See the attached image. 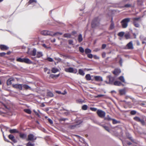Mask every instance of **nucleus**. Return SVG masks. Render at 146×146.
Here are the masks:
<instances>
[{
  "label": "nucleus",
  "mask_w": 146,
  "mask_h": 146,
  "mask_svg": "<svg viewBox=\"0 0 146 146\" xmlns=\"http://www.w3.org/2000/svg\"><path fill=\"white\" fill-rule=\"evenodd\" d=\"M9 132L11 133H18L19 131L16 129H11L9 130Z\"/></svg>",
  "instance_id": "obj_21"
},
{
  "label": "nucleus",
  "mask_w": 146,
  "mask_h": 146,
  "mask_svg": "<svg viewBox=\"0 0 146 146\" xmlns=\"http://www.w3.org/2000/svg\"><path fill=\"white\" fill-rule=\"evenodd\" d=\"M90 109L93 111H96L97 110V109L94 108H91Z\"/></svg>",
  "instance_id": "obj_48"
},
{
  "label": "nucleus",
  "mask_w": 146,
  "mask_h": 146,
  "mask_svg": "<svg viewBox=\"0 0 146 146\" xmlns=\"http://www.w3.org/2000/svg\"><path fill=\"white\" fill-rule=\"evenodd\" d=\"M24 62L28 64H31L33 63L28 58H24Z\"/></svg>",
  "instance_id": "obj_16"
},
{
  "label": "nucleus",
  "mask_w": 146,
  "mask_h": 146,
  "mask_svg": "<svg viewBox=\"0 0 146 146\" xmlns=\"http://www.w3.org/2000/svg\"><path fill=\"white\" fill-rule=\"evenodd\" d=\"M51 71L52 73H55L58 71V69L56 68H52Z\"/></svg>",
  "instance_id": "obj_22"
},
{
  "label": "nucleus",
  "mask_w": 146,
  "mask_h": 146,
  "mask_svg": "<svg viewBox=\"0 0 146 146\" xmlns=\"http://www.w3.org/2000/svg\"><path fill=\"white\" fill-rule=\"evenodd\" d=\"M124 34V33L123 32H120L118 34V35L120 37L123 36Z\"/></svg>",
  "instance_id": "obj_40"
},
{
  "label": "nucleus",
  "mask_w": 146,
  "mask_h": 146,
  "mask_svg": "<svg viewBox=\"0 0 146 146\" xmlns=\"http://www.w3.org/2000/svg\"><path fill=\"white\" fill-rule=\"evenodd\" d=\"M64 36L66 38H70L71 37V35L69 33H67L64 34Z\"/></svg>",
  "instance_id": "obj_34"
},
{
  "label": "nucleus",
  "mask_w": 146,
  "mask_h": 146,
  "mask_svg": "<svg viewBox=\"0 0 146 146\" xmlns=\"http://www.w3.org/2000/svg\"><path fill=\"white\" fill-rule=\"evenodd\" d=\"M6 54V53L5 52L0 53V56H3Z\"/></svg>",
  "instance_id": "obj_49"
},
{
  "label": "nucleus",
  "mask_w": 146,
  "mask_h": 146,
  "mask_svg": "<svg viewBox=\"0 0 146 146\" xmlns=\"http://www.w3.org/2000/svg\"><path fill=\"white\" fill-rule=\"evenodd\" d=\"M107 131H109V128L106 126H103L102 125H101Z\"/></svg>",
  "instance_id": "obj_43"
},
{
  "label": "nucleus",
  "mask_w": 146,
  "mask_h": 146,
  "mask_svg": "<svg viewBox=\"0 0 146 146\" xmlns=\"http://www.w3.org/2000/svg\"><path fill=\"white\" fill-rule=\"evenodd\" d=\"M24 111L25 112L28 113V114H31V110L29 109H24Z\"/></svg>",
  "instance_id": "obj_32"
},
{
  "label": "nucleus",
  "mask_w": 146,
  "mask_h": 146,
  "mask_svg": "<svg viewBox=\"0 0 146 146\" xmlns=\"http://www.w3.org/2000/svg\"><path fill=\"white\" fill-rule=\"evenodd\" d=\"M94 78L95 80L97 82H101L103 80L102 77L100 76H95Z\"/></svg>",
  "instance_id": "obj_10"
},
{
  "label": "nucleus",
  "mask_w": 146,
  "mask_h": 146,
  "mask_svg": "<svg viewBox=\"0 0 146 146\" xmlns=\"http://www.w3.org/2000/svg\"><path fill=\"white\" fill-rule=\"evenodd\" d=\"M27 53L31 56H35V57H31L32 60H36V58H40L43 56V54L42 52L38 51L36 52V48H34L33 50L30 52L28 51Z\"/></svg>",
  "instance_id": "obj_1"
},
{
  "label": "nucleus",
  "mask_w": 146,
  "mask_h": 146,
  "mask_svg": "<svg viewBox=\"0 0 146 146\" xmlns=\"http://www.w3.org/2000/svg\"><path fill=\"white\" fill-rule=\"evenodd\" d=\"M47 95L48 96L52 97L53 96V94L52 93L50 92H47Z\"/></svg>",
  "instance_id": "obj_37"
},
{
  "label": "nucleus",
  "mask_w": 146,
  "mask_h": 146,
  "mask_svg": "<svg viewBox=\"0 0 146 146\" xmlns=\"http://www.w3.org/2000/svg\"><path fill=\"white\" fill-rule=\"evenodd\" d=\"M91 52V50L89 48H86L85 50V52L86 54L90 53Z\"/></svg>",
  "instance_id": "obj_35"
},
{
  "label": "nucleus",
  "mask_w": 146,
  "mask_h": 146,
  "mask_svg": "<svg viewBox=\"0 0 146 146\" xmlns=\"http://www.w3.org/2000/svg\"><path fill=\"white\" fill-rule=\"evenodd\" d=\"M41 33L44 35H50L52 36H53L52 32L47 31H42L41 32Z\"/></svg>",
  "instance_id": "obj_8"
},
{
  "label": "nucleus",
  "mask_w": 146,
  "mask_h": 146,
  "mask_svg": "<svg viewBox=\"0 0 146 146\" xmlns=\"http://www.w3.org/2000/svg\"><path fill=\"white\" fill-rule=\"evenodd\" d=\"M14 80V79L13 78H11L9 79L7 82V84L8 85H10L12 84V81Z\"/></svg>",
  "instance_id": "obj_19"
},
{
  "label": "nucleus",
  "mask_w": 146,
  "mask_h": 146,
  "mask_svg": "<svg viewBox=\"0 0 146 146\" xmlns=\"http://www.w3.org/2000/svg\"><path fill=\"white\" fill-rule=\"evenodd\" d=\"M4 137V140H5V141H7V142H9V141L5 137Z\"/></svg>",
  "instance_id": "obj_59"
},
{
  "label": "nucleus",
  "mask_w": 146,
  "mask_h": 146,
  "mask_svg": "<svg viewBox=\"0 0 146 146\" xmlns=\"http://www.w3.org/2000/svg\"><path fill=\"white\" fill-rule=\"evenodd\" d=\"M11 52L10 51H9L7 52L6 53V54H9L11 53Z\"/></svg>",
  "instance_id": "obj_62"
},
{
  "label": "nucleus",
  "mask_w": 146,
  "mask_h": 146,
  "mask_svg": "<svg viewBox=\"0 0 146 146\" xmlns=\"http://www.w3.org/2000/svg\"><path fill=\"white\" fill-rule=\"evenodd\" d=\"M13 88L18 89L19 90L22 89V84H14L12 85Z\"/></svg>",
  "instance_id": "obj_9"
},
{
  "label": "nucleus",
  "mask_w": 146,
  "mask_h": 146,
  "mask_svg": "<svg viewBox=\"0 0 146 146\" xmlns=\"http://www.w3.org/2000/svg\"><path fill=\"white\" fill-rule=\"evenodd\" d=\"M88 57L90 58H92L93 57L92 55V54H88L87 55Z\"/></svg>",
  "instance_id": "obj_50"
},
{
  "label": "nucleus",
  "mask_w": 146,
  "mask_h": 146,
  "mask_svg": "<svg viewBox=\"0 0 146 146\" xmlns=\"http://www.w3.org/2000/svg\"><path fill=\"white\" fill-rule=\"evenodd\" d=\"M130 21L129 18H126L122 20L121 22L122 27L123 28H126L128 26V23Z\"/></svg>",
  "instance_id": "obj_2"
},
{
  "label": "nucleus",
  "mask_w": 146,
  "mask_h": 146,
  "mask_svg": "<svg viewBox=\"0 0 146 146\" xmlns=\"http://www.w3.org/2000/svg\"><path fill=\"white\" fill-rule=\"evenodd\" d=\"M33 111L35 113V114L36 115H37L39 117H40V115H39V114L38 113H37V112L35 110H33Z\"/></svg>",
  "instance_id": "obj_53"
},
{
  "label": "nucleus",
  "mask_w": 146,
  "mask_h": 146,
  "mask_svg": "<svg viewBox=\"0 0 146 146\" xmlns=\"http://www.w3.org/2000/svg\"><path fill=\"white\" fill-rule=\"evenodd\" d=\"M106 47V45L105 44H103L102 46V48L103 49L105 48Z\"/></svg>",
  "instance_id": "obj_58"
},
{
  "label": "nucleus",
  "mask_w": 146,
  "mask_h": 146,
  "mask_svg": "<svg viewBox=\"0 0 146 146\" xmlns=\"http://www.w3.org/2000/svg\"><path fill=\"white\" fill-rule=\"evenodd\" d=\"M136 111L135 110H133L131 111L130 113L131 115H134L136 114Z\"/></svg>",
  "instance_id": "obj_46"
},
{
  "label": "nucleus",
  "mask_w": 146,
  "mask_h": 146,
  "mask_svg": "<svg viewBox=\"0 0 146 146\" xmlns=\"http://www.w3.org/2000/svg\"><path fill=\"white\" fill-rule=\"evenodd\" d=\"M139 122H140L143 125L144 124V120L143 119H140V121Z\"/></svg>",
  "instance_id": "obj_57"
},
{
  "label": "nucleus",
  "mask_w": 146,
  "mask_h": 146,
  "mask_svg": "<svg viewBox=\"0 0 146 146\" xmlns=\"http://www.w3.org/2000/svg\"><path fill=\"white\" fill-rule=\"evenodd\" d=\"M140 19V17H135L133 18L132 19L133 21V23L134 25L136 27H139L140 25L138 23L139 19Z\"/></svg>",
  "instance_id": "obj_4"
},
{
  "label": "nucleus",
  "mask_w": 146,
  "mask_h": 146,
  "mask_svg": "<svg viewBox=\"0 0 146 146\" xmlns=\"http://www.w3.org/2000/svg\"><path fill=\"white\" fill-rule=\"evenodd\" d=\"M79 48L80 51L81 52L83 53L84 52V49L82 47H79Z\"/></svg>",
  "instance_id": "obj_42"
},
{
  "label": "nucleus",
  "mask_w": 146,
  "mask_h": 146,
  "mask_svg": "<svg viewBox=\"0 0 146 146\" xmlns=\"http://www.w3.org/2000/svg\"><path fill=\"white\" fill-rule=\"evenodd\" d=\"M134 119L137 121L139 122L140 121L141 119L138 117H134Z\"/></svg>",
  "instance_id": "obj_38"
},
{
  "label": "nucleus",
  "mask_w": 146,
  "mask_h": 146,
  "mask_svg": "<svg viewBox=\"0 0 146 146\" xmlns=\"http://www.w3.org/2000/svg\"><path fill=\"white\" fill-rule=\"evenodd\" d=\"M113 123L114 124H116L118 123V121L114 119H112Z\"/></svg>",
  "instance_id": "obj_44"
},
{
  "label": "nucleus",
  "mask_w": 146,
  "mask_h": 146,
  "mask_svg": "<svg viewBox=\"0 0 146 146\" xmlns=\"http://www.w3.org/2000/svg\"><path fill=\"white\" fill-rule=\"evenodd\" d=\"M112 119H111L109 116V115H108L106 117H105L104 118V119L105 120H107L108 121H110L112 120Z\"/></svg>",
  "instance_id": "obj_31"
},
{
  "label": "nucleus",
  "mask_w": 146,
  "mask_h": 146,
  "mask_svg": "<svg viewBox=\"0 0 146 146\" xmlns=\"http://www.w3.org/2000/svg\"><path fill=\"white\" fill-rule=\"evenodd\" d=\"M128 49H132L133 48V44L132 41L129 42L127 45Z\"/></svg>",
  "instance_id": "obj_14"
},
{
  "label": "nucleus",
  "mask_w": 146,
  "mask_h": 146,
  "mask_svg": "<svg viewBox=\"0 0 146 146\" xmlns=\"http://www.w3.org/2000/svg\"><path fill=\"white\" fill-rule=\"evenodd\" d=\"M79 73L81 75L84 76V75L85 73L83 70L81 69H80L78 71Z\"/></svg>",
  "instance_id": "obj_25"
},
{
  "label": "nucleus",
  "mask_w": 146,
  "mask_h": 146,
  "mask_svg": "<svg viewBox=\"0 0 146 146\" xmlns=\"http://www.w3.org/2000/svg\"><path fill=\"white\" fill-rule=\"evenodd\" d=\"M56 92L58 94H61L63 95H65L67 93L65 91H64V93H62L60 91H56Z\"/></svg>",
  "instance_id": "obj_39"
},
{
  "label": "nucleus",
  "mask_w": 146,
  "mask_h": 146,
  "mask_svg": "<svg viewBox=\"0 0 146 146\" xmlns=\"http://www.w3.org/2000/svg\"><path fill=\"white\" fill-rule=\"evenodd\" d=\"M19 136L21 138L23 139H24L26 137L27 135L24 133H20Z\"/></svg>",
  "instance_id": "obj_20"
},
{
  "label": "nucleus",
  "mask_w": 146,
  "mask_h": 146,
  "mask_svg": "<svg viewBox=\"0 0 146 146\" xmlns=\"http://www.w3.org/2000/svg\"><path fill=\"white\" fill-rule=\"evenodd\" d=\"M107 79L109 80V84H112L114 80V78L111 77L110 75H109L107 77Z\"/></svg>",
  "instance_id": "obj_11"
},
{
  "label": "nucleus",
  "mask_w": 146,
  "mask_h": 146,
  "mask_svg": "<svg viewBox=\"0 0 146 146\" xmlns=\"http://www.w3.org/2000/svg\"><path fill=\"white\" fill-rule=\"evenodd\" d=\"M131 6L130 4H126L125 5V7H129Z\"/></svg>",
  "instance_id": "obj_56"
},
{
  "label": "nucleus",
  "mask_w": 146,
  "mask_h": 146,
  "mask_svg": "<svg viewBox=\"0 0 146 146\" xmlns=\"http://www.w3.org/2000/svg\"><path fill=\"white\" fill-rule=\"evenodd\" d=\"M73 43V41L72 40H69V44H72Z\"/></svg>",
  "instance_id": "obj_54"
},
{
  "label": "nucleus",
  "mask_w": 146,
  "mask_h": 146,
  "mask_svg": "<svg viewBox=\"0 0 146 146\" xmlns=\"http://www.w3.org/2000/svg\"><path fill=\"white\" fill-rule=\"evenodd\" d=\"M26 146H35L34 143H32L31 142H29L26 144Z\"/></svg>",
  "instance_id": "obj_30"
},
{
  "label": "nucleus",
  "mask_w": 146,
  "mask_h": 146,
  "mask_svg": "<svg viewBox=\"0 0 146 146\" xmlns=\"http://www.w3.org/2000/svg\"><path fill=\"white\" fill-rule=\"evenodd\" d=\"M105 96L104 95H103V94H99L97 95L96 96V98H100L101 97L103 96Z\"/></svg>",
  "instance_id": "obj_51"
},
{
  "label": "nucleus",
  "mask_w": 146,
  "mask_h": 146,
  "mask_svg": "<svg viewBox=\"0 0 146 146\" xmlns=\"http://www.w3.org/2000/svg\"><path fill=\"white\" fill-rule=\"evenodd\" d=\"M127 144L129 145H131V143L130 142H127Z\"/></svg>",
  "instance_id": "obj_64"
},
{
  "label": "nucleus",
  "mask_w": 146,
  "mask_h": 146,
  "mask_svg": "<svg viewBox=\"0 0 146 146\" xmlns=\"http://www.w3.org/2000/svg\"><path fill=\"white\" fill-rule=\"evenodd\" d=\"M106 54L105 53H103L102 54V56L103 57H104L105 56Z\"/></svg>",
  "instance_id": "obj_60"
},
{
  "label": "nucleus",
  "mask_w": 146,
  "mask_h": 146,
  "mask_svg": "<svg viewBox=\"0 0 146 146\" xmlns=\"http://www.w3.org/2000/svg\"><path fill=\"white\" fill-rule=\"evenodd\" d=\"M121 72V71L120 69H115L113 73L115 75H118Z\"/></svg>",
  "instance_id": "obj_12"
},
{
  "label": "nucleus",
  "mask_w": 146,
  "mask_h": 146,
  "mask_svg": "<svg viewBox=\"0 0 146 146\" xmlns=\"http://www.w3.org/2000/svg\"><path fill=\"white\" fill-rule=\"evenodd\" d=\"M114 28V25L113 22L111 21V23L110 26V29H112Z\"/></svg>",
  "instance_id": "obj_36"
},
{
  "label": "nucleus",
  "mask_w": 146,
  "mask_h": 146,
  "mask_svg": "<svg viewBox=\"0 0 146 146\" xmlns=\"http://www.w3.org/2000/svg\"><path fill=\"white\" fill-rule=\"evenodd\" d=\"M36 137H35L33 134H30L28 135V138L27 139V140L34 141L36 140Z\"/></svg>",
  "instance_id": "obj_7"
},
{
  "label": "nucleus",
  "mask_w": 146,
  "mask_h": 146,
  "mask_svg": "<svg viewBox=\"0 0 146 146\" xmlns=\"http://www.w3.org/2000/svg\"><path fill=\"white\" fill-rule=\"evenodd\" d=\"M119 80H120L122 82H125V79L124 78V77L123 76H120L119 78Z\"/></svg>",
  "instance_id": "obj_28"
},
{
  "label": "nucleus",
  "mask_w": 146,
  "mask_h": 146,
  "mask_svg": "<svg viewBox=\"0 0 146 146\" xmlns=\"http://www.w3.org/2000/svg\"><path fill=\"white\" fill-rule=\"evenodd\" d=\"M22 88L26 90H31V88L27 84H22Z\"/></svg>",
  "instance_id": "obj_17"
},
{
  "label": "nucleus",
  "mask_w": 146,
  "mask_h": 146,
  "mask_svg": "<svg viewBox=\"0 0 146 146\" xmlns=\"http://www.w3.org/2000/svg\"><path fill=\"white\" fill-rule=\"evenodd\" d=\"M99 25V20L98 18H95L92 21V28H95Z\"/></svg>",
  "instance_id": "obj_3"
},
{
  "label": "nucleus",
  "mask_w": 146,
  "mask_h": 146,
  "mask_svg": "<svg viewBox=\"0 0 146 146\" xmlns=\"http://www.w3.org/2000/svg\"><path fill=\"white\" fill-rule=\"evenodd\" d=\"M58 34L60 35H62V33H60V32L56 33L54 34H53V36L55 35H57Z\"/></svg>",
  "instance_id": "obj_52"
},
{
  "label": "nucleus",
  "mask_w": 146,
  "mask_h": 146,
  "mask_svg": "<svg viewBox=\"0 0 146 146\" xmlns=\"http://www.w3.org/2000/svg\"><path fill=\"white\" fill-rule=\"evenodd\" d=\"M8 137L12 141H13L14 143H16L17 142V141L15 139V137L14 136H13L12 135L10 134L8 136Z\"/></svg>",
  "instance_id": "obj_13"
},
{
  "label": "nucleus",
  "mask_w": 146,
  "mask_h": 146,
  "mask_svg": "<svg viewBox=\"0 0 146 146\" xmlns=\"http://www.w3.org/2000/svg\"><path fill=\"white\" fill-rule=\"evenodd\" d=\"M47 60L49 62H52L53 61V59L51 58L48 57L47 58Z\"/></svg>",
  "instance_id": "obj_47"
},
{
  "label": "nucleus",
  "mask_w": 146,
  "mask_h": 146,
  "mask_svg": "<svg viewBox=\"0 0 146 146\" xmlns=\"http://www.w3.org/2000/svg\"><path fill=\"white\" fill-rule=\"evenodd\" d=\"M83 38L81 34H80L78 36V41L79 42H80L82 41Z\"/></svg>",
  "instance_id": "obj_26"
},
{
  "label": "nucleus",
  "mask_w": 146,
  "mask_h": 146,
  "mask_svg": "<svg viewBox=\"0 0 146 146\" xmlns=\"http://www.w3.org/2000/svg\"><path fill=\"white\" fill-rule=\"evenodd\" d=\"M59 74L57 75L51 74L50 75V77L52 78H53L54 77H58L59 76Z\"/></svg>",
  "instance_id": "obj_29"
},
{
  "label": "nucleus",
  "mask_w": 146,
  "mask_h": 146,
  "mask_svg": "<svg viewBox=\"0 0 146 146\" xmlns=\"http://www.w3.org/2000/svg\"><path fill=\"white\" fill-rule=\"evenodd\" d=\"M88 106L86 105H84L82 107V109L84 110H86L87 109Z\"/></svg>",
  "instance_id": "obj_41"
},
{
  "label": "nucleus",
  "mask_w": 146,
  "mask_h": 146,
  "mask_svg": "<svg viewBox=\"0 0 146 146\" xmlns=\"http://www.w3.org/2000/svg\"><path fill=\"white\" fill-rule=\"evenodd\" d=\"M97 113L98 116L101 118L104 117L106 115L105 112L100 110H97Z\"/></svg>",
  "instance_id": "obj_6"
},
{
  "label": "nucleus",
  "mask_w": 146,
  "mask_h": 146,
  "mask_svg": "<svg viewBox=\"0 0 146 146\" xmlns=\"http://www.w3.org/2000/svg\"><path fill=\"white\" fill-rule=\"evenodd\" d=\"M125 37L127 39L129 38L130 36L129 34H125Z\"/></svg>",
  "instance_id": "obj_45"
},
{
  "label": "nucleus",
  "mask_w": 146,
  "mask_h": 146,
  "mask_svg": "<svg viewBox=\"0 0 146 146\" xmlns=\"http://www.w3.org/2000/svg\"><path fill=\"white\" fill-rule=\"evenodd\" d=\"M114 84L115 85L117 86H121V85L123 86V85L122 84L121 82L117 81H115L114 83Z\"/></svg>",
  "instance_id": "obj_18"
},
{
  "label": "nucleus",
  "mask_w": 146,
  "mask_h": 146,
  "mask_svg": "<svg viewBox=\"0 0 146 146\" xmlns=\"http://www.w3.org/2000/svg\"><path fill=\"white\" fill-rule=\"evenodd\" d=\"M42 46L44 47H45V48H47V47H46V44H42Z\"/></svg>",
  "instance_id": "obj_61"
},
{
  "label": "nucleus",
  "mask_w": 146,
  "mask_h": 146,
  "mask_svg": "<svg viewBox=\"0 0 146 146\" xmlns=\"http://www.w3.org/2000/svg\"><path fill=\"white\" fill-rule=\"evenodd\" d=\"M65 71L67 72L72 73L74 74H76L77 72V70L75 68H73L72 67H70L68 68H65L64 69Z\"/></svg>",
  "instance_id": "obj_5"
},
{
  "label": "nucleus",
  "mask_w": 146,
  "mask_h": 146,
  "mask_svg": "<svg viewBox=\"0 0 146 146\" xmlns=\"http://www.w3.org/2000/svg\"><path fill=\"white\" fill-rule=\"evenodd\" d=\"M48 121L50 124H52L53 123V121L51 119H48Z\"/></svg>",
  "instance_id": "obj_55"
},
{
  "label": "nucleus",
  "mask_w": 146,
  "mask_h": 146,
  "mask_svg": "<svg viewBox=\"0 0 146 146\" xmlns=\"http://www.w3.org/2000/svg\"><path fill=\"white\" fill-rule=\"evenodd\" d=\"M48 70V68H45L44 69V71L46 72Z\"/></svg>",
  "instance_id": "obj_63"
},
{
  "label": "nucleus",
  "mask_w": 146,
  "mask_h": 146,
  "mask_svg": "<svg viewBox=\"0 0 146 146\" xmlns=\"http://www.w3.org/2000/svg\"><path fill=\"white\" fill-rule=\"evenodd\" d=\"M37 2V1L36 0H30L29 1V4H32L33 3H36Z\"/></svg>",
  "instance_id": "obj_33"
},
{
  "label": "nucleus",
  "mask_w": 146,
  "mask_h": 146,
  "mask_svg": "<svg viewBox=\"0 0 146 146\" xmlns=\"http://www.w3.org/2000/svg\"><path fill=\"white\" fill-rule=\"evenodd\" d=\"M16 60L18 62H24V58H17Z\"/></svg>",
  "instance_id": "obj_27"
},
{
  "label": "nucleus",
  "mask_w": 146,
  "mask_h": 146,
  "mask_svg": "<svg viewBox=\"0 0 146 146\" xmlns=\"http://www.w3.org/2000/svg\"><path fill=\"white\" fill-rule=\"evenodd\" d=\"M85 78L87 80H90L91 79V77L90 74H87Z\"/></svg>",
  "instance_id": "obj_24"
},
{
  "label": "nucleus",
  "mask_w": 146,
  "mask_h": 146,
  "mask_svg": "<svg viewBox=\"0 0 146 146\" xmlns=\"http://www.w3.org/2000/svg\"><path fill=\"white\" fill-rule=\"evenodd\" d=\"M119 92L120 94L121 95L125 94L126 93L125 90L124 89L120 90Z\"/></svg>",
  "instance_id": "obj_23"
},
{
  "label": "nucleus",
  "mask_w": 146,
  "mask_h": 146,
  "mask_svg": "<svg viewBox=\"0 0 146 146\" xmlns=\"http://www.w3.org/2000/svg\"><path fill=\"white\" fill-rule=\"evenodd\" d=\"M0 48L2 50H7L9 49V47L4 45H1L0 46Z\"/></svg>",
  "instance_id": "obj_15"
}]
</instances>
